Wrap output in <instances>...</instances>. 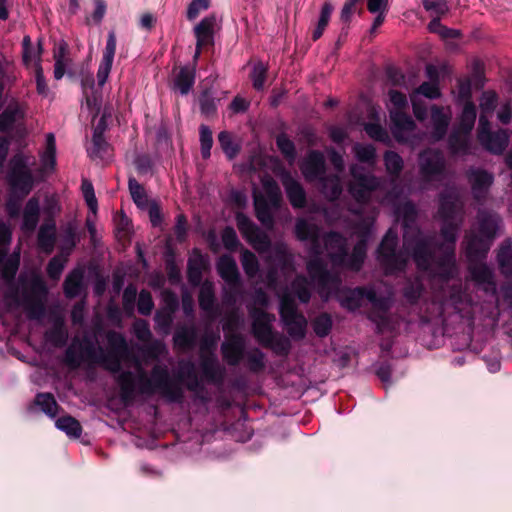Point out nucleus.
I'll use <instances>...</instances> for the list:
<instances>
[{
  "instance_id": "774afa93",
  "label": "nucleus",
  "mask_w": 512,
  "mask_h": 512,
  "mask_svg": "<svg viewBox=\"0 0 512 512\" xmlns=\"http://www.w3.org/2000/svg\"><path fill=\"white\" fill-rule=\"evenodd\" d=\"M67 263V255H56L50 259L48 262L46 271L47 275L52 280H58L61 277V274L65 268V265Z\"/></svg>"
},
{
  "instance_id": "473e14b6",
  "label": "nucleus",
  "mask_w": 512,
  "mask_h": 512,
  "mask_svg": "<svg viewBox=\"0 0 512 512\" xmlns=\"http://www.w3.org/2000/svg\"><path fill=\"white\" fill-rule=\"evenodd\" d=\"M63 362L71 370L78 369L85 362V357L82 351V342L78 337H74L66 348Z\"/></svg>"
},
{
  "instance_id": "2eb2a0df",
  "label": "nucleus",
  "mask_w": 512,
  "mask_h": 512,
  "mask_svg": "<svg viewBox=\"0 0 512 512\" xmlns=\"http://www.w3.org/2000/svg\"><path fill=\"white\" fill-rule=\"evenodd\" d=\"M213 339L205 338L200 345V368L205 379L209 382L220 383L224 377V369L220 367L216 356L211 353L206 355L205 351L213 346Z\"/></svg>"
},
{
  "instance_id": "13d9d810",
  "label": "nucleus",
  "mask_w": 512,
  "mask_h": 512,
  "mask_svg": "<svg viewBox=\"0 0 512 512\" xmlns=\"http://www.w3.org/2000/svg\"><path fill=\"white\" fill-rule=\"evenodd\" d=\"M199 106L201 113L206 116H213L217 111L216 99L210 89L201 92L199 96Z\"/></svg>"
},
{
  "instance_id": "c03bdc74",
  "label": "nucleus",
  "mask_w": 512,
  "mask_h": 512,
  "mask_svg": "<svg viewBox=\"0 0 512 512\" xmlns=\"http://www.w3.org/2000/svg\"><path fill=\"white\" fill-rule=\"evenodd\" d=\"M177 307V302L174 301L171 305L159 309L154 317L156 329L164 334H168L173 322V313Z\"/></svg>"
},
{
  "instance_id": "338daca9",
  "label": "nucleus",
  "mask_w": 512,
  "mask_h": 512,
  "mask_svg": "<svg viewBox=\"0 0 512 512\" xmlns=\"http://www.w3.org/2000/svg\"><path fill=\"white\" fill-rule=\"evenodd\" d=\"M273 260L281 270H293V256L285 246H277L273 252Z\"/></svg>"
},
{
  "instance_id": "e2e57ef3",
  "label": "nucleus",
  "mask_w": 512,
  "mask_h": 512,
  "mask_svg": "<svg viewBox=\"0 0 512 512\" xmlns=\"http://www.w3.org/2000/svg\"><path fill=\"white\" fill-rule=\"evenodd\" d=\"M341 305L348 310L355 311L362 306V288L348 290L340 300Z\"/></svg>"
},
{
  "instance_id": "f03ea898",
  "label": "nucleus",
  "mask_w": 512,
  "mask_h": 512,
  "mask_svg": "<svg viewBox=\"0 0 512 512\" xmlns=\"http://www.w3.org/2000/svg\"><path fill=\"white\" fill-rule=\"evenodd\" d=\"M295 234L301 241H310L308 251L311 259L307 262L306 268L309 276L318 286L319 295L327 300L333 292L339 289L341 279L338 274L331 273L327 269L326 263L320 258L323 251L319 229L305 219H298L295 225Z\"/></svg>"
},
{
  "instance_id": "8fccbe9b",
  "label": "nucleus",
  "mask_w": 512,
  "mask_h": 512,
  "mask_svg": "<svg viewBox=\"0 0 512 512\" xmlns=\"http://www.w3.org/2000/svg\"><path fill=\"white\" fill-rule=\"evenodd\" d=\"M110 149L111 146L105 136H92V146L87 148V153L92 160H103L108 155Z\"/></svg>"
},
{
  "instance_id": "0e129e2a",
  "label": "nucleus",
  "mask_w": 512,
  "mask_h": 512,
  "mask_svg": "<svg viewBox=\"0 0 512 512\" xmlns=\"http://www.w3.org/2000/svg\"><path fill=\"white\" fill-rule=\"evenodd\" d=\"M246 361L250 372L258 373L265 368V354L259 348L248 351Z\"/></svg>"
},
{
  "instance_id": "58836bf2",
  "label": "nucleus",
  "mask_w": 512,
  "mask_h": 512,
  "mask_svg": "<svg viewBox=\"0 0 512 512\" xmlns=\"http://www.w3.org/2000/svg\"><path fill=\"white\" fill-rule=\"evenodd\" d=\"M197 340V330L194 325L178 327L173 336L174 345L180 349L192 348Z\"/></svg>"
},
{
  "instance_id": "e433bc0d",
  "label": "nucleus",
  "mask_w": 512,
  "mask_h": 512,
  "mask_svg": "<svg viewBox=\"0 0 512 512\" xmlns=\"http://www.w3.org/2000/svg\"><path fill=\"white\" fill-rule=\"evenodd\" d=\"M196 69L194 66H183L174 78V89L187 95L195 83Z\"/></svg>"
},
{
  "instance_id": "ea45409f",
  "label": "nucleus",
  "mask_w": 512,
  "mask_h": 512,
  "mask_svg": "<svg viewBox=\"0 0 512 512\" xmlns=\"http://www.w3.org/2000/svg\"><path fill=\"white\" fill-rule=\"evenodd\" d=\"M42 172H53L56 167V140L53 133L46 135V148L40 155Z\"/></svg>"
},
{
  "instance_id": "9b49d317",
  "label": "nucleus",
  "mask_w": 512,
  "mask_h": 512,
  "mask_svg": "<svg viewBox=\"0 0 512 512\" xmlns=\"http://www.w3.org/2000/svg\"><path fill=\"white\" fill-rule=\"evenodd\" d=\"M279 313L288 334L293 339H303L306 334L307 320L298 312L295 300L290 293H284L281 296Z\"/></svg>"
},
{
  "instance_id": "ddd939ff",
  "label": "nucleus",
  "mask_w": 512,
  "mask_h": 512,
  "mask_svg": "<svg viewBox=\"0 0 512 512\" xmlns=\"http://www.w3.org/2000/svg\"><path fill=\"white\" fill-rule=\"evenodd\" d=\"M477 138L487 151L494 154H501L509 142V136L505 130L496 132L490 130V122L484 115L479 117Z\"/></svg>"
},
{
  "instance_id": "412c9836",
  "label": "nucleus",
  "mask_w": 512,
  "mask_h": 512,
  "mask_svg": "<svg viewBox=\"0 0 512 512\" xmlns=\"http://www.w3.org/2000/svg\"><path fill=\"white\" fill-rule=\"evenodd\" d=\"M465 238V254L469 262L486 257L492 241L475 232H470Z\"/></svg>"
},
{
  "instance_id": "49530a36",
  "label": "nucleus",
  "mask_w": 512,
  "mask_h": 512,
  "mask_svg": "<svg viewBox=\"0 0 512 512\" xmlns=\"http://www.w3.org/2000/svg\"><path fill=\"white\" fill-rule=\"evenodd\" d=\"M499 269L505 276L512 275V240L507 239L497 254Z\"/></svg>"
},
{
  "instance_id": "37998d69",
  "label": "nucleus",
  "mask_w": 512,
  "mask_h": 512,
  "mask_svg": "<svg viewBox=\"0 0 512 512\" xmlns=\"http://www.w3.org/2000/svg\"><path fill=\"white\" fill-rule=\"evenodd\" d=\"M179 379L186 380V388L191 392H197L201 388V383L195 372V365L192 361H180Z\"/></svg>"
},
{
  "instance_id": "864d4df0",
  "label": "nucleus",
  "mask_w": 512,
  "mask_h": 512,
  "mask_svg": "<svg viewBox=\"0 0 512 512\" xmlns=\"http://www.w3.org/2000/svg\"><path fill=\"white\" fill-rule=\"evenodd\" d=\"M20 265V250L14 251L8 256L2 264L1 276L7 281H11L17 274Z\"/></svg>"
},
{
  "instance_id": "393cba45",
  "label": "nucleus",
  "mask_w": 512,
  "mask_h": 512,
  "mask_svg": "<svg viewBox=\"0 0 512 512\" xmlns=\"http://www.w3.org/2000/svg\"><path fill=\"white\" fill-rule=\"evenodd\" d=\"M468 180L471 184L474 198L480 201L485 198L489 187L492 185L493 176L483 169L472 168L468 171Z\"/></svg>"
},
{
  "instance_id": "680f3d73",
  "label": "nucleus",
  "mask_w": 512,
  "mask_h": 512,
  "mask_svg": "<svg viewBox=\"0 0 512 512\" xmlns=\"http://www.w3.org/2000/svg\"><path fill=\"white\" fill-rule=\"evenodd\" d=\"M241 264L245 274L249 278H254L259 272V262L253 252L244 249L241 253Z\"/></svg>"
},
{
  "instance_id": "a878e982",
  "label": "nucleus",
  "mask_w": 512,
  "mask_h": 512,
  "mask_svg": "<svg viewBox=\"0 0 512 512\" xmlns=\"http://www.w3.org/2000/svg\"><path fill=\"white\" fill-rule=\"evenodd\" d=\"M369 233V227L366 226L361 239L353 247L351 255H347L344 265H338L337 267H346L352 271H359L362 268L366 258L367 240Z\"/></svg>"
},
{
  "instance_id": "1a4fd4ad",
  "label": "nucleus",
  "mask_w": 512,
  "mask_h": 512,
  "mask_svg": "<svg viewBox=\"0 0 512 512\" xmlns=\"http://www.w3.org/2000/svg\"><path fill=\"white\" fill-rule=\"evenodd\" d=\"M436 313L431 317L445 319L451 314H458L461 318H468L471 314L472 300L462 290L461 285H454L450 289L449 296L441 302H432Z\"/></svg>"
},
{
  "instance_id": "79ce46f5",
  "label": "nucleus",
  "mask_w": 512,
  "mask_h": 512,
  "mask_svg": "<svg viewBox=\"0 0 512 512\" xmlns=\"http://www.w3.org/2000/svg\"><path fill=\"white\" fill-rule=\"evenodd\" d=\"M83 282V271L73 269L65 278L63 283L64 294L67 298H75L80 295Z\"/></svg>"
},
{
  "instance_id": "423d86ee",
  "label": "nucleus",
  "mask_w": 512,
  "mask_h": 512,
  "mask_svg": "<svg viewBox=\"0 0 512 512\" xmlns=\"http://www.w3.org/2000/svg\"><path fill=\"white\" fill-rule=\"evenodd\" d=\"M261 184L263 192H253L255 216L267 230H272L275 224L273 214L280 207L282 193L278 183L270 175H265Z\"/></svg>"
},
{
  "instance_id": "9d476101",
  "label": "nucleus",
  "mask_w": 512,
  "mask_h": 512,
  "mask_svg": "<svg viewBox=\"0 0 512 512\" xmlns=\"http://www.w3.org/2000/svg\"><path fill=\"white\" fill-rule=\"evenodd\" d=\"M28 160V157L21 153L15 154L10 160V169L7 174V181L11 189L22 197L31 192L34 184Z\"/></svg>"
},
{
  "instance_id": "39448f33",
  "label": "nucleus",
  "mask_w": 512,
  "mask_h": 512,
  "mask_svg": "<svg viewBox=\"0 0 512 512\" xmlns=\"http://www.w3.org/2000/svg\"><path fill=\"white\" fill-rule=\"evenodd\" d=\"M252 318V334L256 341L278 356H287L291 349L290 340L273 331L275 316L258 308L249 309Z\"/></svg>"
},
{
  "instance_id": "3c124183",
  "label": "nucleus",
  "mask_w": 512,
  "mask_h": 512,
  "mask_svg": "<svg viewBox=\"0 0 512 512\" xmlns=\"http://www.w3.org/2000/svg\"><path fill=\"white\" fill-rule=\"evenodd\" d=\"M55 424L59 430L65 432L69 437L79 438L81 436V424L72 416H62L56 420Z\"/></svg>"
},
{
  "instance_id": "c756f323",
  "label": "nucleus",
  "mask_w": 512,
  "mask_h": 512,
  "mask_svg": "<svg viewBox=\"0 0 512 512\" xmlns=\"http://www.w3.org/2000/svg\"><path fill=\"white\" fill-rule=\"evenodd\" d=\"M215 15L204 17L194 28L197 46L214 45Z\"/></svg>"
},
{
  "instance_id": "cd10ccee",
  "label": "nucleus",
  "mask_w": 512,
  "mask_h": 512,
  "mask_svg": "<svg viewBox=\"0 0 512 512\" xmlns=\"http://www.w3.org/2000/svg\"><path fill=\"white\" fill-rule=\"evenodd\" d=\"M477 219L479 235L493 241L500 229L499 216L486 210H479Z\"/></svg>"
},
{
  "instance_id": "20e7f679",
  "label": "nucleus",
  "mask_w": 512,
  "mask_h": 512,
  "mask_svg": "<svg viewBox=\"0 0 512 512\" xmlns=\"http://www.w3.org/2000/svg\"><path fill=\"white\" fill-rule=\"evenodd\" d=\"M138 392L142 395L151 396L156 392L160 393L170 403H182L184 390L181 382L171 379L168 367L156 364L153 366L150 378L141 371L138 375Z\"/></svg>"
},
{
  "instance_id": "6e6d98bb",
  "label": "nucleus",
  "mask_w": 512,
  "mask_h": 512,
  "mask_svg": "<svg viewBox=\"0 0 512 512\" xmlns=\"http://www.w3.org/2000/svg\"><path fill=\"white\" fill-rule=\"evenodd\" d=\"M428 29L431 33L438 34L442 39H458L461 37L460 30L448 28L442 25L438 17H434L428 24Z\"/></svg>"
},
{
  "instance_id": "69168bd1",
  "label": "nucleus",
  "mask_w": 512,
  "mask_h": 512,
  "mask_svg": "<svg viewBox=\"0 0 512 512\" xmlns=\"http://www.w3.org/2000/svg\"><path fill=\"white\" fill-rule=\"evenodd\" d=\"M498 103V96L494 91L483 92L480 99V116L484 115L487 120L492 116Z\"/></svg>"
},
{
  "instance_id": "de8ad7c7",
  "label": "nucleus",
  "mask_w": 512,
  "mask_h": 512,
  "mask_svg": "<svg viewBox=\"0 0 512 512\" xmlns=\"http://www.w3.org/2000/svg\"><path fill=\"white\" fill-rule=\"evenodd\" d=\"M476 120V108L471 101H467L463 107L457 127L454 129L461 132L470 133Z\"/></svg>"
},
{
  "instance_id": "dca6fc26",
  "label": "nucleus",
  "mask_w": 512,
  "mask_h": 512,
  "mask_svg": "<svg viewBox=\"0 0 512 512\" xmlns=\"http://www.w3.org/2000/svg\"><path fill=\"white\" fill-rule=\"evenodd\" d=\"M391 132L399 143L413 144L412 137L414 135L416 124L414 120L403 111L390 110Z\"/></svg>"
},
{
  "instance_id": "f704fd0d",
  "label": "nucleus",
  "mask_w": 512,
  "mask_h": 512,
  "mask_svg": "<svg viewBox=\"0 0 512 512\" xmlns=\"http://www.w3.org/2000/svg\"><path fill=\"white\" fill-rule=\"evenodd\" d=\"M44 339L47 343L56 348H61L66 345L68 340V331L64 326L62 318H57L53 326L44 334Z\"/></svg>"
},
{
  "instance_id": "4c0bfd02",
  "label": "nucleus",
  "mask_w": 512,
  "mask_h": 512,
  "mask_svg": "<svg viewBox=\"0 0 512 512\" xmlns=\"http://www.w3.org/2000/svg\"><path fill=\"white\" fill-rule=\"evenodd\" d=\"M42 45L38 41L37 49L33 48L31 37L25 35L22 40V59L26 67L33 66L37 69V64H41Z\"/></svg>"
},
{
  "instance_id": "a19ab883",
  "label": "nucleus",
  "mask_w": 512,
  "mask_h": 512,
  "mask_svg": "<svg viewBox=\"0 0 512 512\" xmlns=\"http://www.w3.org/2000/svg\"><path fill=\"white\" fill-rule=\"evenodd\" d=\"M321 182V192L329 201L337 200L342 193V184L338 175H323L319 178Z\"/></svg>"
},
{
  "instance_id": "aec40b11",
  "label": "nucleus",
  "mask_w": 512,
  "mask_h": 512,
  "mask_svg": "<svg viewBox=\"0 0 512 512\" xmlns=\"http://www.w3.org/2000/svg\"><path fill=\"white\" fill-rule=\"evenodd\" d=\"M245 341L240 334L230 336L221 345L223 359L229 366H237L244 357Z\"/></svg>"
},
{
  "instance_id": "7ed1b4c3",
  "label": "nucleus",
  "mask_w": 512,
  "mask_h": 512,
  "mask_svg": "<svg viewBox=\"0 0 512 512\" xmlns=\"http://www.w3.org/2000/svg\"><path fill=\"white\" fill-rule=\"evenodd\" d=\"M109 351L99 346L100 356L96 362L106 371L117 374L116 382L120 388V396L124 402H128L134 398L135 384L134 375L131 371H121V358L128 351V345L122 333L109 330L105 335Z\"/></svg>"
},
{
  "instance_id": "0eeeda50",
  "label": "nucleus",
  "mask_w": 512,
  "mask_h": 512,
  "mask_svg": "<svg viewBox=\"0 0 512 512\" xmlns=\"http://www.w3.org/2000/svg\"><path fill=\"white\" fill-rule=\"evenodd\" d=\"M21 294L27 317L31 320L42 319L45 315L48 296V288L43 278L39 274H32L22 284Z\"/></svg>"
},
{
  "instance_id": "b1692460",
  "label": "nucleus",
  "mask_w": 512,
  "mask_h": 512,
  "mask_svg": "<svg viewBox=\"0 0 512 512\" xmlns=\"http://www.w3.org/2000/svg\"><path fill=\"white\" fill-rule=\"evenodd\" d=\"M281 182L292 207L296 209L304 208L306 205V192L303 186L288 172L282 175Z\"/></svg>"
},
{
  "instance_id": "5701e85b",
  "label": "nucleus",
  "mask_w": 512,
  "mask_h": 512,
  "mask_svg": "<svg viewBox=\"0 0 512 512\" xmlns=\"http://www.w3.org/2000/svg\"><path fill=\"white\" fill-rule=\"evenodd\" d=\"M451 111L437 105L431 107L432 132L431 138L434 141L443 139L447 133L451 121Z\"/></svg>"
},
{
  "instance_id": "4468645a",
  "label": "nucleus",
  "mask_w": 512,
  "mask_h": 512,
  "mask_svg": "<svg viewBox=\"0 0 512 512\" xmlns=\"http://www.w3.org/2000/svg\"><path fill=\"white\" fill-rule=\"evenodd\" d=\"M419 167L423 179L431 181L444 174L446 160L440 150L426 149L419 155Z\"/></svg>"
},
{
  "instance_id": "6ab92c4d",
  "label": "nucleus",
  "mask_w": 512,
  "mask_h": 512,
  "mask_svg": "<svg viewBox=\"0 0 512 512\" xmlns=\"http://www.w3.org/2000/svg\"><path fill=\"white\" fill-rule=\"evenodd\" d=\"M116 52V35L110 31L107 36L106 46L103 56L97 70V81L99 86H103L109 77Z\"/></svg>"
},
{
  "instance_id": "f8f14e48",
  "label": "nucleus",
  "mask_w": 512,
  "mask_h": 512,
  "mask_svg": "<svg viewBox=\"0 0 512 512\" xmlns=\"http://www.w3.org/2000/svg\"><path fill=\"white\" fill-rule=\"evenodd\" d=\"M236 225L245 240L258 252L263 253L270 249L271 240L251 219L244 213L238 212L235 216Z\"/></svg>"
},
{
  "instance_id": "7c9ffc66",
  "label": "nucleus",
  "mask_w": 512,
  "mask_h": 512,
  "mask_svg": "<svg viewBox=\"0 0 512 512\" xmlns=\"http://www.w3.org/2000/svg\"><path fill=\"white\" fill-rule=\"evenodd\" d=\"M448 148L453 156H465L472 154L470 133L453 129L448 138Z\"/></svg>"
},
{
  "instance_id": "a211bd4d",
  "label": "nucleus",
  "mask_w": 512,
  "mask_h": 512,
  "mask_svg": "<svg viewBox=\"0 0 512 512\" xmlns=\"http://www.w3.org/2000/svg\"><path fill=\"white\" fill-rule=\"evenodd\" d=\"M304 178L309 181H315L325 175L326 165L325 157L321 151L311 150L300 166Z\"/></svg>"
},
{
  "instance_id": "bf43d9fd",
  "label": "nucleus",
  "mask_w": 512,
  "mask_h": 512,
  "mask_svg": "<svg viewBox=\"0 0 512 512\" xmlns=\"http://www.w3.org/2000/svg\"><path fill=\"white\" fill-rule=\"evenodd\" d=\"M353 152L358 161L371 166L375 164L376 150L373 145L356 143L353 147Z\"/></svg>"
},
{
  "instance_id": "c9c22d12",
  "label": "nucleus",
  "mask_w": 512,
  "mask_h": 512,
  "mask_svg": "<svg viewBox=\"0 0 512 512\" xmlns=\"http://www.w3.org/2000/svg\"><path fill=\"white\" fill-rule=\"evenodd\" d=\"M24 118V111L18 103H10L0 114V132H9L19 119Z\"/></svg>"
},
{
  "instance_id": "5fc2aeb1",
  "label": "nucleus",
  "mask_w": 512,
  "mask_h": 512,
  "mask_svg": "<svg viewBox=\"0 0 512 512\" xmlns=\"http://www.w3.org/2000/svg\"><path fill=\"white\" fill-rule=\"evenodd\" d=\"M291 289L302 303H308L311 298L310 283L305 276L298 275L291 283Z\"/></svg>"
},
{
  "instance_id": "72a5a7b5",
  "label": "nucleus",
  "mask_w": 512,
  "mask_h": 512,
  "mask_svg": "<svg viewBox=\"0 0 512 512\" xmlns=\"http://www.w3.org/2000/svg\"><path fill=\"white\" fill-rule=\"evenodd\" d=\"M40 205L36 197L30 198L23 211L22 230L32 232L39 222Z\"/></svg>"
},
{
  "instance_id": "09e8293b",
  "label": "nucleus",
  "mask_w": 512,
  "mask_h": 512,
  "mask_svg": "<svg viewBox=\"0 0 512 512\" xmlns=\"http://www.w3.org/2000/svg\"><path fill=\"white\" fill-rule=\"evenodd\" d=\"M128 188L133 202L140 209H146L149 204L147 193L144 187L134 178L129 177Z\"/></svg>"
},
{
  "instance_id": "603ef678",
  "label": "nucleus",
  "mask_w": 512,
  "mask_h": 512,
  "mask_svg": "<svg viewBox=\"0 0 512 512\" xmlns=\"http://www.w3.org/2000/svg\"><path fill=\"white\" fill-rule=\"evenodd\" d=\"M35 404L49 417L54 418L58 414L59 405L51 393H38Z\"/></svg>"
},
{
  "instance_id": "c85d7f7f",
  "label": "nucleus",
  "mask_w": 512,
  "mask_h": 512,
  "mask_svg": "<svg viewBox=\"0 0 512 512\" xmlns=\"http://www.w3.org/2000/svg\"><path fill=\"white\" fill-rule=\"evenodd\" d=\"M56 243V224L53 219L46 220L39 228L37 246L45 254L53 252Z\"/></svg>"
},
{
  "instance_id": "052dcab7",
  "label": "nucleus",
  "mask_w": 512,
  "mask_h": 512,
  "mask_svg": "<svg viewBox=\"0 0 512 512\" xmlns=\"http://www.w3.org/2000/svg\"><path fill=\"white\" fill-rule=\"evenodd\" d=\"M384 163L387 173L394 177L399 176L404 165L402 157L394 151L385 152Z\"/></svg>"
},
{
  "instance_id": "4d7b16f0",
  "label": "nucleus",
  "mask_w": 512,
  "mask_h": 512,
  "mask_svg": "<svg viewBox=\"0 0 512 512\" xmlns=\"http://www.w3.org/2000/svg\"><path fill=\"white\" fill-rule=\"evenodd\" d=\"M218 141L221 149L230 160L238 155L240 146L233 141L232 135L228 131H221L218 134Z\"/></svg>"
},
{
  "instance_id": "a18cd8bd",
  "label": "nucleus",
  "mask_w": 512,
  "mask_h": 512,
  "mask_svg": "<svg viewBox=\"0 0 512 512\" xmlns=\"http://www.w3.org/2000/svg\"><path fill=\"white\" fill-rule=\"evenodd\" d=\"M205 263L203 257L198 254L192 258H189L187 264V278L188 282L192 286H199L202 284L203 270Z\"/></svg>"
},
{
  "instance_id": "2f4dec72",
  "label": "nucleus",
  "mask_w": 512,
  "mask_h": 512,
  "mask_svg": "<svg viewBox=\"0 0 512 512\" xmlns=\"http://www.w3.org/2000/svg\"><path fill=\"white\" fill-rule=\"evenodd\" d=\"M198 303L200 309L209 315L216 311L215 287L211 281L205 280L200 284Z\"/></svg>"
},
{
  "instance_id": "6e6552de",
  "label": "nucleus",
  "mask_w": 512,
  "mask_h": 512,
  "mask_svg": "<svg viewBox=\"0 0 512 512\" xmlns=\"http://www.w3.org/2000/svg\"><path fill=\"white\" fill-rule=\"evenodd\" d=\"M350 175L352 179L348 184L349 194L357 203L369 202L372 193L381 186V179L359 164L350 166Z\"/></svg>"
},
{
  "instance_id": "bb28decb",
  "label": "nucleus",
  "mask_w": 512,
  "mask_h": 512,
  "mask_svg": "<svg viewBox=\"0 0 512 512\" xmlns=\"http://www.w3.org/2000/svg\"><path fill=\"white\" fill-rule=\"evenodd\" d=\"M217 272L228 286H240V273L234 258L223 255L217 261Z\"/></svg>"
},
{
  "instance_id": "f3484780",
  "label": "nucleus",
  "mask_w": 512,
  "mask_h": 512,
  "mask_svg": "<svg viewBox=\"0 0 512 512\" xmlns=\"http://www.w3.org/2000/svg\"><path fill=\"white\" fill-rule=\"evenodd\" d=\"M323 241L333 266L344 265L347 257V239L340 233L331 231L324 236Z\"/></svg>"
},
{
  "instance_id": "f257e3e1",
  "label": "nucleus",
  "mask_w": 512,
  "mask_h": 512,
  "mask_svg": "<svg viewBox=\"0 0 512 512\" xmlns=\"http://www.w3.org/2000/svg\"><path fill=\"white\" fill-rule=\"evenodd\" d=\"M438 215L442 220L441 236L443 242L437 245L440 251L435 256L433 245L434 235H424L416 225L417 209L411 202L401 207L403 218V250L397 251L398 235L389 229L384 235L378 249L377 259L385 270V274L403 271L411 254L418 270L428 272L432 279L448 282L458 275L456 261V241L463 222V203L455 188L440 194Z\"/></svg>"
},
{
  "instance_id": "4be33fe9",
  "label": "nucleus",
  "mask_w": 512,
  "mask_h": 512,
  "mask_svg": "<svg viewBox=\"0 0 512 512\" xmlns=\"http://www.w3.org/2000/svg\"><path fill=\"white\" fill-rule=\"evenodd\" d=\"M471 279L485 292H496V283L494 281L493 271L484 263L470 262L468 267Z\"/></svg>"
}]
</instances>
